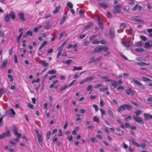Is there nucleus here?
Instances as JSON below:
<instances>
[{
    "mask_svg": "<svg viewBox=\"0 0 152 152\" xmlns=\"http://www.w3.org/2000/svg\"><path fill=\"white\" fill-rule=\"evenodd\" d=\"M93 121L94 122H97L98 123L99 122V119L98 117L95 116L93 118Z\"/></svg>",
    "mask_w": 152,
    "mask_h": 152,
    "instance_id": "36",
    "label": "nucleus"
},
{
    "mask_svg": "<svg viewBox=\"0 0 152 152\" xmlns=\"http://www.w3.org/2000/svg\"><path fill=\"white\" fill-rule=\"evenodd\" d=\"M108 113L112 117L114 118L113 113L111 110H108Z\"/></svg>",
    "mask_w": 152,
    "mask_h": 152,
    "instance_id": "50",
    "label": "nucleus"
},
{
    "mask_svg": "<svg viewBox=\"0 0 152 152\" xmlns=\"http://www.w3.org/2000/svg\"><path fill=\"white\" fill-rule=\"evenodd\" d=\"M51 135V132L50 131H48L46 134L47 138L48 139H49Z\"/></svg>",
    "mask_w": 152,
    "mask_h": 152,
    "instance_id": "51",
    "label": "nucleus"
},
{
    "mask_svg": "<svg viewBox=\"0 0 152 152\" xmlns=\"http://www.w3.org/2000/svg\"><path fill=\"white\" fill-rule=\"evenodd\" d=\"M126 93L129 95L130 94H132L133 95H134L135 93V91L132 90L131 88H129L128 89L125 90Z\"/></svg>",
    "mask_w": 152,
    "mask_h": 152,
    "instance_id": "8",
    "label": "nucleus"
},
{
    "mask_svg": "<svg viewBox=\"0 0 152 152\" xmlns=\"http://www.w3.org/2000/svg\"><path fill=\"white\" fill-rule=\"evenodd\" d=\"M133 118L138 123H141L142 124H144V121L140 117L138 116H135L133 115Z\"/></svg>",
    "mask_w": 152,
    "mask_h": 152,
    "instance_id": "5",
    "label": "nucleus"
},
{
    "mask_svg": "<svg viewBox=\"0 0 152 152\" xmlns=\"http://www.w3.org/2000/svg\"><path fill=\"white\" fill-rule=\"evenodd\" d=\"M18 16L20 20L24 21L25 20V18H24V14L23 12L20 13L18 14Z\"/></svg>",
    "mask_w": 152,
    "mask_h": 152,
    "instance_id": "13",
    "label": "nucleus"
},
{
    "mask_svg": "<svg viewBox=\"0 0 152 152\" xmlns=\"http://www.w3.org/2000/svg\"><path fill=\"white\" fill-rule=\"evenodd\" d=\"M61 8V6H59L58 7H56V8L52 12V13L53 14H56L58 13Z\"/></svg>",
    "mask_w": 152,
    "mask_h": 152,
    "instance_id": "20",
    "label": "nucleus"
},
{
    "mask_svg": "<svg viewBox=\"0 0 152 152\" xmlns=\"http://www.w3.org/2000/svg\"><path fill=\"white\" fill-rule=\"evenodd\" d=\"M144 115L145 117L146 118V120L148 119L149 118L152 119V115L145 113L144 114Z\"/></svg>",
    "mask_w": 152,
    "mask_h": 152,
    "instance_id": "26",
    "label": "nucleus"
},
{
    "mask_svg": "<svg viewBox=\"0 0 152 152\" xmlns=\"http://www.w3.org/2000/svg\"><path fill=\"white\" fill-rule=\"evenodd\" d=\"M72 60H66L65 63L68 65L70 64L72 62Z\"/></svg>",
    "mask_w": 152,
    "mask_h": 152,
    "instance_id": "62",
    "label": "nucleus"
},
{
    "mask_svg": "<svg viewBox=\"0 0 152 152\" xmlns=\"http://www.w3.org/2000/svg\"><path fill=\"white\" fill-rule=\"evenodd\" d=\"M35 131L37 135L38 142L40 145L42 146V142L43 141V139L42 138V135L37 130L35 129Z\"/></svg>",
    "mask_w": 152,
    "mask_h": 152,
    "instance_id": "3",
    "label": "nucleus"
},
{
    "mask_svg": "<svg viewBox=\"0 0 152 152\" xmlns=\"http://www.w3.org/2000/svg\"><path fill=\"white\" fill-rule=\"evenodd\" d=\"M135 50L138 52H142L144 51V50L142 48H137L135 49Z\"/></svg>",
    "mask_w": 152,
    "mask_h": 152,
    "instance_id": "43",
    "label": "nucleus"
},
{
    "mask_svg": "<svg viewBox=\"0 0 152 152\" xmlns=\"http://www.w3.org/2000/svg\"><path fill=\"white\" fill-rule=\"evenodd\" d=\"M67 41H66L64 42L61 45V46L58 48L57 50H62L61 48L64 47V45L66 43Z\"/></svg>",
    "mask_w": 152,
    "mask_h": 152,
    "instance_id": "33",
    "label": "nucleus"
},
{
    "mask_svg": "<svg viewBox=\"0 0 152 152\" xmlns=\"http://www.w3.org/2000/svg\"><path fill=\"white\" fill-rule=\"evenodd\" d=\"M132 80L133 82L138 86H142L143 85L141 83L135 79H133Z\"/></svg>",
    "mask_w": 152,
    "mask_h": 152,
    "instance_id": "23",
    "label": "nucleus"
},
{
    "mask_svg": "<svg viewBox=\"0 0 152 152\" xmlns=\"http://www.w3.org/2000/svg\"><path fill=\"white\" fill-rule=\"evenodd\" d=\"M7 59H5L2 63L1 69H3L5 68L7 63Z\"/></svg>",
    "mask_w": 152,
    "mask_h": 152,
    "instance_id": "9",
    "label": "nucleus"
},
{
    "mask_svg": "<svg viewBox=\"0 0 152 152\" xmlns=\"http://www.w3.org/2000/svg\"><path fill=\"white\" fill-rule=\"evenodd\" d=\"M3 134L4 138L6 137H9L11 136L10 132L9 130H7Z\"/></svg>",
    "mask_w": 152,
    "mask_h": 152,
    "instance_id": "16",
    "label": "nucleus"
},
{
    "mask_svg": "<svg viewBox=\"0 0 152 152\" xmlns=\"http://www.w3.org/2000/svg\"><path fill=\"white\" fill-rule=\"evenodd\" d=\"M56 71L54 70H51L48 72V73L49 74H56Z\"/></svg>",
    "mask_w": 152,
    "mask_h": 152,
    "instance_id": "48",
    "label": "nucleus"
},
{
    "mask_svg": "<svg viewBox=\"0 0 152 152\" xmlns=\"http://www.w3.org/2000/svg\"><path fill=\"white\" fill-rule=\"evenodd\" d=\"M127 27L126 25L124 23H121L120 26V28L121 29Z\"/></svg>",
    "mask_w": 152,
    "mask_h": 152,
    "instance_id": "32",
    "label": "nucleus"
},
{
    "mask_svg": "<svg viewBox=\"0 0 152 152\" xmlns=\"http://www.w3.org/2000/svg\"><path fill=\"white\" fill-rule=\"evenodd\" d=\"M58 132L59 133L58 134V136H61L62 135V132L61 129H59L58 130Z\"/></svg>",
    "mask_w": 152,
    "mask_h": 152,
    "instance_id": "64",
    "label": "nucleus"
},
{
    "mask_svg": "<svg viewBox=\"0 0 152 152\" xmlns=\"http://www.w3.org/2000/svg\"><path fill=\"white\" fill-rule=\"evenodd\" d=\"M64 32H61L58 36V38L59 39H61L63 37V35L64 33Z\"/></svg>",
    "mask_w": 152,
    "mask_h": 152,
    "instance_id": "54",
    "label": "nucleus"
},
{
    "mask_svg": "<svg viewBox=\"0 0 152 152\" xmlns=\"http://www.w3.org/2000/svg\"><path fill=\"white\" fill-rule=\"evenodd\" d=\"M116 130H117L118 132H121V133H118L117 134L118 135L121 136L122 135H123L124 134V132L123 131L121 130L119 128H117L116 129Z\"/></svg>",
    "mask_w": 152,
    "mask_h": 152,
    "instance_id": "29",
    "label": "nucleus"
},
{
    "mask_svg": "<svg viewBox=\"0 0 152 152\" xmlns=\"http://www.w3.org/2000/svg\"><path fill=\"white\" fill-rule=\"evenodd\" d=\"M94 25L93 23L90 22L88 23L87 25L85 26L83 28L84 30H85L86 29H88L90 27Z\"/></svg>",
    "mask_w": 152,
    "mask_h": 152,
    "instance_id": "11",
    "label": "nucleus"
},
{
    "mask_svg": "<svg viewBox=\"0 0 152 152\" xmlns=\"http://www.w3.org/2000/svg\"><path fill=\"white\" fill-rule=\"evenodd\" d=\"M121 7L122 6L121 4H118L115 6L113 10V13L115 14L117 13H120L121 12V10L119 9V8Z\"/></svg>",
    "mask_w": 152,
    "mask_h": 152,
    "instance_id": "4",
    "label": "nucleus"
},
{
    "mask_svg": "<svg viewBox=\"0 0 152 152\" xmlns=\"http://www.w3.org/2000/svg\"><path fill=\"white\" fill-rule=\"evenodd\" d=\"M67 18V17L66 15H64L63 16L62 19L60 21L59 24L60 25H61L64 23L65 20Z\"/></svg>",
    "mask_w": 152,
    "mask_h": 152,
    "instance_id": "22",
    "label": "nucleus"
},
{
    "mask_svg": "<svg viewBox=\"0 0 152 152\" xmlns=\"http://www.w3.org/2000/svg\"><path fill=\"white\" fill-rule=\"evenodd\" d=\"M8 77L9 79H10V82H12L13 81V77L12 75H8Z\"/></svg>",
    "mask_w": 152,
    "mask_h": 152,
    "instance_id": "46",
    "label": "nucleus"
},
{
    "mask_svg": "<svg viewBox=\"0 0 152 152\" xmlns=\"http://www.w3.org/2000/svg\"><path fill=\"white\" fill-rule=\"evenodd\" d=\"M125 109L126 108L128 110H131L132 109V107L131 106L129 105H128L127 104H125Z\"/></svg>",
    "mask_w": 152,
    "mask_h": 152,
    "instance_id": "34",
    "label": "nucleus"
},
{
    "mask_svg": "<svg viewBox=\"0 0 152 152\" xmlns=\"http://www.w3.org/2000/svg\"><path fill=\"white\" fill-rule=\"evenodd\" d=\"M111 82V85L114 88H116L117 87L118 85L117 82L116 81L113 80Z\"/></svg>",
    "mask_w": 152,
    "mask_h": 152,
    "instance_id": "19",
    "label": "nucleus"
},
{
    "mask_svg": "<svg viewBox=\"0 0 152 152\" xmlns=\"http://www.w3.org/2000/svg\"><path fill=\"white\" fill-rule=\"evenodd\" d=\"M129 141H131L133 144L135 145L137 147L139 148L140 146V145L138 144V143L136 142L134 139H132L129 140Z\"/></svg>",
    "mask_w": 152,
    "mask_h": 152,
    "instance_id": "14",
    "label": "nucleus"
},
{
    "mask_svg": "<svg viewBox=\"0 0 152 152\" xmlns=\"http://www.w3.org/2000/svg\"><path fill=\"white\" fill-rule=\"evenodd\" d=\"M39 64L44 67L48 66L49 65V64L46 61H42L39 63Z\"/></svg>",
    "mask_w": 152,
    "mask_h": 152,
    "instance_id": "18",
    "label": "nucleus"
},
{
    "mask_svg": "<svg viewBox=\"0 0 152 152\" xmlns=\"http://www.w3.org/2000/svg\"><path fill=\"white\" fill-rule=\"evenodd\" d=\"M121 43L122 45H124L127 48L129 47L132 45V43L131 42H126V41H122Z\"/></svg>",
    "mask_w": 152,
    "mask_h": 152,
    "instance_id": "10",
    "label": "nucleus"
},
{
    "mask_svg": "<svg viewBox=\"0 0 152 152\" xmlns=\"http://www.w3.org/2000/svg\"><path fill=\"white\" fill-rule=\"evenodd\" d=\"M101 51V47H97L94 49V52L95 53H98Z\"/></svg>",
    "mask_w": 152,
    "mask_h": 152,
    "instance_id": "25",
    "label": "nucleus"
},
{
    "mask_svg": "<svg viewBox=\"0 0 152 152\" xmlns=\"http://www.w3.org/2000/svg\"><path fill=\"white\" fill-rule=\"evenodd\" d=\"M10 17L13 20L15 19V18L14 12L12 10L10 11V14H7L5 15L4 18L5 21L7 22H9L10 20Z\"/></svg>",
    "mask_w": 152,
    "mask_h": 152,
    "instance_id": "1",
    "label": "nucleus"
},
{
    "mask_svg": "<svg viewBox=\"0 0 152 152\" xmlns=\"http://www.w3.org/2000/svg\"><path fill=\"white\" fill-rule=\"evenodd\" d=\"M108 89V88L106 87L103 88H100L99 89V90L101 92H103L107 90Z\"/></svg>",
    "mask_w": 152,
    "mask_h": 152,
    "instance_id": "47",
    "label": "nucleus"
},
{
    "mask_svg": "<svg viewBox=\"0 0 152 152\" xmlns=\"http://www.w3.org/2000/svg\"><path fill=\"white\" fill-rule=\"evenodd\" d=\"M109 49V48L107 46H104L101 47V51H102L104 52L107 51Z\"/></svg>",
    "mask_w": 152,
    "mask_h": 152,
    "instance_id": "24",
    "label": "nucleus"
},
{
    "mask_svg": "<svg viewBox=\"0 0 152 152\" xmlns=\"http://www.w3.org/2000/svg\"><path fill=\"white\" fill-rule=\"evenodd\" d=\"M103 86V84L102 83L99 84H96L94 86V88H98L100 87V86Z\"/></svg>",
    "mask_w": 152,
    "mask_h": 152,
    "instance_id": "42",
    "label": "nucleus"
},
{
    "mask_svg": "<svg viewBox=\"0 0 152 152\" xmlns=\"http://www.w3.org/2000/svg\"><path fill=\"white\" fill-rule=\"evenodd\" d=\"M143 42L142 41H139L136 42L134 45V46L141 47L142 45Z\"/></svg>",
    "mask_w": 152,
    "mask_h": 152,
    "instance_id": "31",
    "label": "nucleus"
},
{
    "mask_svg": "<svg viewBox=\"0 0 152 152\" xmlns=\"http://www.w3.org/2000/svg\"><path fill=\"white\" fill-rule=\"evenodd\" d=\"M125 110V105L124 104L120 106L118 109L117 111L118 112H120L121 111H122Z\"/></svg>",
    "mask_w": 152,
    "mask_h": 152,
    "instance_id": "17",
    "label": "nucleus"
},
{
    "mask_svg": "<svg viewBox=\"0 0 152 152\" xmlns=\"http://www.w3.org/2000/svg\"><path fill=\"white\" fill-rule=\"evenodd\" d=\"M131 118V116L129 115L126 118H125V120L126 121H128L129 120H130Z\"/></svg>",
    "mask_w": 152,
    "mask_h": 152,
    "instance_id": "63",
    "label": "nucleus"
},
{
    "mask_svg": "<svg viewBox=\"0 0 152 152\" xmlns=\"http://www.w3.org/2000/svg\"><path fill=\"white\" fill-rule=\"evenodd\" d=\"M100 110L101 112V113H102V118L103 117V115H104L105 114V111L104 110H103L101 109H100Z\"/></svg>",
    "mask_w": 152,
    "mask_h": 152,
    "instance_id": "61",
    "label": "nucleus"
},
{
    "mask_svg": "<svg viewBox=\"0 0 152 152\" xmlns=\"http://www.w3.org/2000/svg\"><path fill=\"white\" fill-rule=\"evenodd\" d=\"M94 79V77L93 76H91L89 77H88L85 79V80L86 82L90 81Z\"/></svg>",
    "mask_w": 152,
    "mask_h": 152,
    "instance_id": "38",
    "label": "nucleus"
},
{
    "mask_svg": "<svg viewBox=\"0 0 152 152\" xmlns=\"http://www.w3.org/2000/svg\"><path fill=\"white\" fill-rule=\"evenodd\" d=\"M47 43V41H44L42 44L39 47V50H41L42 48H43V47L44 46V45H46Z\"/></svg>",
    "mask_w": 152,
    "mask_h": 152,
    "instance_id": "30",
    "label": "nucleus"
},
{
    "mask_svg": "<svg viewBox=\"0 0 152 152\" xmlns=\"http://www.w3.org/2000/svg\"><path fill=\"white\" fill-rule=\"evenodd\" d=\"M101 78L102 79H104L105 81L107 82H112L113 80L110 79L108 78V76H103L101 77Z\"/></svg>",
    "mask_w": 152,
    "mask_h": 152,
    "instance_id": "21",
    "label": "nucleus"
},
{
    "mask_svg": "<svg viewBox=\"0 0 152 152\" xmlns=\"http://www.w3.org/2000/svg\"><path fill=\"white\" fill-rule=\"evenodd\" d=\"M100 43V41L96 40H94L92 42L93 44H98Z\"/></svg>",
    "mask_w": 152,
    "mask_h": 152,
    "instance_id": "57",
    "label": "nucleus"
},
{
    "mask_svg": "<svg viewBox=\"0 0 152 152\" xmlns=\"http://www.w3.org/2000/svg\"><path fill=\"white\" fill-rule=\"evenodd\" d=\"M28 106V107L30 108L31 109H34V106L33 104L28 103L27 104Z\"/></svg>",
    "mask_w": 152,
    "mask_h": 152,
    "instance_id": "59",
    "label": "nucleus"
},
{
    "mask_svg": "<svg viewBox=\"0 0 152 152\" xmlns=\"http://www.w3.org/2000/svg\"><path fill=\"white\" fill-rule=\"evenodd\" d=\"M32 31H28L26 33V35H29L30 36H32Z\"/></svg>",
    "mask_w": 152,
    "mask_h": 152,
    "instance_id": "53",
    "label": "nucleus"
},
{
    "mask_svg": "<svg viewBox=\"0 0 152 152\" xmlns=\"http://www.w3.org/2000/svg\"><path fill=\"white\" fill-rule=\"evenodd\" d=\"M68 85H65L63 87H62L59 90V91H64V90H65L66 88L67 87H68Z\"/></svg>",
    "mask_w": 152,
    "mask_h": 152,
    "instance_id": "41",
    "label": "nucleus"
},
{
    "mask_svg": "<svg viewBox=\"0 0 152 152\" xmlns=\"http://www.w3.org/2000/svg\"><path fill=\"white\" fill-rule=\"evenodd\" d=\"M82 69V67L81 66H80L79 67L75 66L73 69V71H75V70H81Z\"/></svg>",
    "mask_w": 152,
    "mask_h": 152,
    "instance_id": "27",
    "label": "nucleus"
},
{
    "mask_svg": "<svg viewBox=\"0 0 152 152\" xmlns=\"http://www.w3.org/2000/svg\"><path fill=\"white\" fill-rule=\"evenodd\" d=\"M99 4L102 7L105 9L106 8L108 7V6L107 4L105 3H99Z\"/></svg>",
    "mask_w": 152,
    "mask_h": 152,
    "instance_id": "28",
    "label": "nucleus"
},
{
    "mask_svg": "<svg viewBox=\"0 0 152 152\" xmlns=\"http://www.w3.org/2000/svg\"><path fill=\"white\" fill-rule=\"evenodd\" d=\"M9 113L11 115H14L15 114V113L13 108H11L9 111Z\"/></svg>",
    "mask_w": 152,
    "mask_h": 152,
    "instance_id": "35",
    "label": "nucleus"
},
{
    "mask_svg": "<svg viewBox=\"0 0 152 152\" xmlns=\"http://www.w3.org/2000/svg\"><path fill=\"white\" fill-rule=\"evenodd\" d=\"M6 93V91L3 88H0V94H5Z\"/></svg>",
    "mask_w": 152,
    "mask_h": 152,
    "instance_id": "52",
    "label": "nucleus"
},
{
    "mask_svg": "<svg viewBox=\"0 0 152 152\" xmlns=\"http://www.w3.org/2000/svg\"><path fill=\"white\" fill-rule=\"evenodd\" d=\"M107 17L109 18H112V15L110 12H107Z\"/></svg>",
    "mask_w": 152,
    "mask_h": 152,
    "instance_id": "56",
    "label": "nucleus"
},
{
    "mask_svg": "<svg viewBox=\"0 0 152 152\" xmlns=\"http://www.w3.org/2000/svg\"><path fill=\"white\" fill-rule=\"evenodd\" d=\"M91 140L92 142H93L94 143L95 142H96L97 141V139H96V137L91 138Z\"/></svg>",
    "mask_w": 152,
    "mask_h": 152,
    "instance_id": "55",
    "label": "nucleus"
},
{
    "mask_svg": "<svg viewBox=\"0 0 152 152\" xmlns=\"http://www.w3.org/2000/svg\"><path fill=\"white\" fill-rule=\"evenodd\" d=\"M152 47V41L150 40L149 41L146 42L145 43V48L148 49L150 50Z\"/></svg>",
    "mask_w": 152,
    "mask_h": 152,
    "instance_id": "6",
    "label": "nucleus"
},
{
    "mask_svg": "<svg viewBox=\"0 0 152 152\" xmlns=\"http://www.w3.org/2000/svg\"><path fill=\"white\" fill-rule=\"evenodd\" d=\"M140 38L144 41H145L147 40V39L145 36L141 35L140 36Z\"/></svg>",
    "mask_w": 152,
    "mask_h": 152,
    "instance_id": "58",
    "label": "nucleus"
},
{
    "mask_svg": "<svg viewBox=\"0 0 152 152\" xmlns=\"http://www.w3.org/2000/svg\"><path fill=\"white\" fill-rule=\"evenodd\" d=\"M138 65H140L141 66H143L144 65H148V64H146V63L143 62H138L137 63Z\"/></svg>",
    "mask_w": 152,
    "mask_h": 152,
    "instance_id": "49",
    "label": "nucleus"
},
{
    "mask_svg": "<svg viewBox=\"0 0 152 152\" xmlns=\"http://www.w3.org/2000/svg\"><path fill=\"white\" fill-rule=\"evenodd\" d=\"M93 88H92V86L91 85L88 86L86 90L87 91H90V92H91L92 91Z\"/></svg>",
    "mask_w": 152,
    "mask_h": 152,
    "instance_id": "39",
    "label": "nucleus"
},
{
    "mask_svg": "<svg viewBox=\"0 0 152 152\" xmlns=\"http://www.w3.org/2000/svg\"><path fill=\"white\" fill-rule=\"evenodd\" d=\"M12 127L13 128V131L14 134L16 137H18V138H14L13 140H14L17 142L19 140V138H20L21 135V134L18 133L17 129L15 125H13Z\"/></svg>",
    "mask_w": 152,
    "mask_h": 152,
    "instance_id": "2",
    "label": "nucleus"
},
{
    "mask_svg": "<svg viewBox=\"0 0 152 152\" xmlns=\"http://www.w3.org/2000/svg\"><path fill=\"white\" fill-rule=\"evenodd\" d=\"M51 14H47L45 15V16L44 18L45 19H47V18H48L50 17H51Z\"/></svg>",
    "mask_w": 152,
    "mask_h": 152,
    "instance_id": "60",
    "label": "nucleus"
},
{
    "mask_svg": "<svg viewBox=\"0 0 152 152\" xmlns=\"http://www.w3.org/2000/svg\"><path fill=\"white\" fill-rule=\"evenodd\" d=\"M142 113V111L140 110H136L135 113V114L136 115V116H138V115H140Z\"/></svg>",
    "mask_w": 152,
    "mask_h": 152,
    "instance_id": "40",
    "label": "nucleus"
},
{
    "mask_svg": "<svg viewBox=\"0 0 152 152\" xmlns=\"http://www.w3.org/2000/svg\"><path fill=\"white\" fill-rule=\"evenodd\" d=\"M109 35L112 39H113L115 37L114 28L113 27H111L109 31Z\"/></svg>",
    "mask_w": 152,
    "mask_h": 152,
    "instance_id": "7",
    "label": "nucleus"
},
{
    "mask_svg": "<svg viewBox=\"0 0 152 152\" xmlns=\"http://www.w3.org/2000/svg\"><path fill=\"white\" fill-rule=\"evenodd\" d=\"M98 24L101 29L103 30L104 28V26L103 23V21L102 19H100L98 20Z\"/></svg>",
    "mask_w": 152,
    "mask_h": 152,
    "instance_id": "12",
    "label": "nucleus"
},
{
    "mask_svg": "<svg viewBox=\"0 0 152 152\" xmlns=\"http://www.w3.org/2000/svg\"><path fill=\"white\" fill-rule=\"evenodd\" d=\"M66 6L69 8L72 9L73 7V4L71 2H68Z\"/></svg>",
    "mask_w": 152,
    "mask_h": 152,
    "instance_id": "45",
    "label": "nucleus"
},
{
    "mask_svg": "<svg viewBox=\"0 0 152 152\" xmlns=\"http://www.w3.org/2000/svg\"><path fill=\"white\" fill-rule=\"evenodd\" d=\"M142 80L144 81H145V82L151 81H152V80L151 79H149L148 78H147V77H142Z\"/></svg>",
    "mask_w": 152,
    "mask_h": 152,
    "instance_id": "37",
    "label": "nucleus"
},
{
    "mask_svg": "<svg viewBox=\"0 0 152 152\" xmlns=\"http://www.w3.org/2000/svg\"><path fill=\"white\" fill-rule=\"evenodd\" d=\"M96 62L95 56H94L90 58V61L88 62V65H90L92 62Z\"/></svg>",
    "mask_w": 152,
    "mask_h": 152,
    "instance_id": "15",
    "label": "nucleus"
},
{
    "mask_svg": "<svg viewBox=\"0 0 152 152\" xmlns=\"http://www.w3.org/2000/svg\"><path fill=\"white\" fill-rule=\"evenodd\" d=\"M42 26H39L37 27H35L34 28V32L35 33H36L38 31V29L41 28L42 27Z\"/></svg>",
    "mask_w": 152,
    "mask_h": 152,
    "instance_id": "44",
    "label": "nucleus"
}]
</instances>
